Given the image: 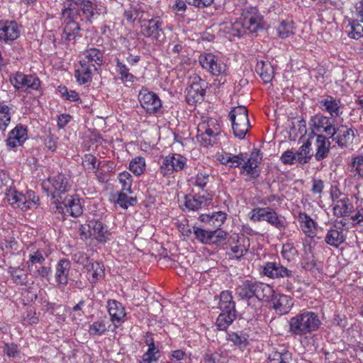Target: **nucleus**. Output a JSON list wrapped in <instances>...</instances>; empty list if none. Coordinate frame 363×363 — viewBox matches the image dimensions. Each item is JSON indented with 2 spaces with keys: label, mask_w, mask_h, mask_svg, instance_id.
I'll return each mask as SVG.
<instances>
[{
  "label": "nucleus",
  "mask_w": 363,
  "mask_h": 363,
  "mask_svg": "<svg viewBox=\"0 0 363 363\" xmlns=\"http://www.w3.org/2000/svg\"><path fill=\"white\" fill-rule=\"evenodd\" d=\"M116 71L120 75V79L123 82H133L136 77L129 72L128 67L118 59L116 60Z\"/></svg>",
  "instance_id": "nucleus-44"
},
{
  "label": "nucleus",
  "mask_w": 363,
  "mask_h": 363,
  "mask_svg": "<svg viewBox=\"0 0 363 363\" xmlns=\"http://www.w3.org/2000/svg\"><path fill=\"white\" fill-rule=\"evenodd\" d=\"M271 297L272 308L279 315L287 313L294 305L292 298L289 296L274 292Z\"/></svg>",
  "instance_id": "nucleus-25"
},
{
  "label": "nucleus",
  "mask_w": 363,
  "mask_h": 363,
  "mask_svg": "<svg viewBox=\"0 0 363 363\" xmlns=\"http://www.w3.org/2000/svg\"><path fill=\"white\" fill-rule=\"evenodd\" d=\"M241 168L242 169L241 173L245 174L250 179H255L258 178L260 174V171L258 169L257 164L255 165L252 163H247L245 160L242 164Z\"/></svg>",
  "instance_id": "nucleus-54"
},
{
  "label": "nucleus",
  "mask_w": 363,
  "mask_h": 363,
  "mask_svg": "<svg viewBox=\"0 0 363 363\" xmlns=\"http://www.w3.org/2000/svg\"><path fill=\"white\" fill-rule=\"evenodd\" d=\"M100 163L97 158L91 154H86L82 157L83 167L94 173H96Z\"/></svg>",
  "instance_id": "nucleus-48"
},
{
  "label": "nucleus",
  "mask_w": 363,
  "mask_h": 363,
  "mask_svg": "<svg viewBox=\"0 0 363 363\" xmlns=\"http://www.w3.org/2000/svg\"><path fill=\"white\" fill-rule=\"evenodd\" d=\"M335 132V136L331 138L339 147L341 148L347 147L352 143L354 133L351 128H348L345 125H340L336 126Z\"/></svg>",
  "instance_id": "nucleus-22"
},
{
  "label": "nucleus",
  "mask_w": 363,
  "mask_h": 363,
  "mask_svg": "<svg viewBox=\"0 0 363 363\" xmlns=\"http://www.w3.org/2000/svg\"><path fill=\"white\" fill-rule=\"evenodd\" d=\"M9 272L11 274L13 281L18 285H26L28 283V274L23 269L11 267Z\"/></svg>",
  "instance_id": "nucleus-45"
},
{
  "label": "nucleus",
  "mask_w": 363,
  "mask_h": 363,
  "mask_svg": "<svg viewBox=\"0 0 363 363\" xmlns=\"http://www.w3.org/2000/svg\"><path fill=\"white\" fill-rule=\"evenodd\" d=\"M281 160L284 164H293L297 160L296 154L291 150H287L281 156Z\"/></svg>",
  "instance_id": "nucleus-64"
},
{
  "label": "nucleus",
  "mask_w": 363,
  "mask_h": 363,
  "mask_svg": "<svg viewBox=\"0 0 363 363\" xmlns=\"http://www.w3.org/2000/svg\"><path fill=\"white\" fill-rule=\"evenodd\" d=\"M320 324V320L315 313L303 311L290 318L289 333L293 335L303 336L317 330Z\"/></svg>",
  "instance_id": "nucleus-3"
},
{
  "label": "nucleus",
  "mask_w": 363,
  "mask_h": 363,
  "mask_svg": "<svg viewBox=\"0 0 363 363\" xmlns=\"http://www.w3.org/2000/svg\"><path fill=\"white\" fill-rule=\"evenodd\" d=\"M186 158L182 155L169 154L163 160L159 172L163 177L169 176L184 169L186 167Z\"/></svg>",
  "instance_id": "nucleus-10"
},
{
  "label": "nucleus",
  "mask_w": 363,
  "mask_h": 363,
  "mask_svg": "<svg viewBox=\"0 0 363 363\" xmlns=\"http://www.w3.org/2000/svg\"><path fill=\"white\" fill-rule=\"evenodd\" d=\"M236 311H221L216 322L219 330H225L236 318Z\"/></svg>",
  "instance_id": "nucleus-38"
},
{
  "label": "nucleus",
  "mask_w": 363,
  "mask_h": 363,
  "mask_svg": "<svg viewBox=\"0 0 363 363\" xmlns=\"http://www.w3.org/2000/svg\"><path fill=\"white\" fill-rule=\"evenodd\" d=\"M51 273L52 269L50 265L41 266L33 272V276L42 281H46L49 282L50 280Z\"/></svg>",
  "instance_id": "nucleus-58"
},
{
  "label": "nucleus",
  "mask_w": 363,
  "mask_h": 363,
  "mask_svg": "<svg viewBox=\"0 0 363 363\" xmlns=\"http://www.w3.org/2000/svg\"><path fill=\"white\" fill-rule=\"evenodd\" d=\"M60 203L64 205L66 211L72 217H78L83 213L80 200L75 196H66Z\"/></svg>",
  "instance_id": "nucleus-30"
},
{
  "label": "nucleus",
  "mask_w": 363,
  "mask_h": 363,
  "mask_svg": "<svg viewBox=\"0 0 363 363\" xmlns=\"http://www.w3.org/2000/svg\"><path fill=\"white\" fill-rule=\"evenodd\" d=\"M219 308L221 311H236L235 302L233 301L231 291L225 290L220 293Z\"/></svg>",
  "instance_id": "nucleus-39"
},
{
  "label": "nucleus",
  "mask_w": 363,
  "mask_h": 363,
  "mask_svg": "<svg viewBox=\"0 0 363 363\" xmlns=\"http://www.w3.org/2000/svg\"><path fill=\"white\" fill-rule=\"evenodd\" d=\"M71 268L70 262L67 259H60L55 268V280L58 284L66 285Z\"/></svg>",
  "instance_id": "nucleus-33"
},
{
  "label": "nucleus",
  "mask_w": 363,
  "mask_h": 363,
  "mask_svg": "<svg viewBox=\"0 0 363 363\" xmlns=\"http://www.w3.org/2000/svg\"><path fill=\"white\" fill-rule=\"evenodd\" d=\"M91 238L96 239L99 242L105 243L109 239L110 233L107 226L98 220H91Z\"/></svg>",
  "instance_id": "nucleus-32"
},
{
  "label": "nucleus",
  "mask_w": 363,
  "mask_h": 363,
  "mask_svg": "<svg viewBox=\"0 0 363 363\" xmlns=\"http://www.w3.org/2000/svg\"><path fill=\"white\" fill-rule=\"evenodd\" d=\"M228 116L232 123V128L235 136L243 139L250 127L247 108L244 106L234 107L230 111Z\"/></svg>",
  "instance_id": "nucleus-5"
},
{
  "label": "nucleus",
  "mask_w": 363,
  "mask_h": 363,
  "mask_svg": "<svg viewBox=\"0 0 363 363\" xmlns=\"http://www.w3.org/2000/svg\"><path fill=\"white\" fill-rule=\"evenodd\" d=\"M145 167V161L143 157H136L133 159L129 164V169L136 176L141 175Z\"/></svg>",
  "instance_id": "nucleus-51"
},
{
  "label": "nucleus",
  "mask_w": 363,
  "mask_h": 363,
  "mask_svg": "<svg viewBox=\"0 0 363 363\" xmlns=\"http://www.w3.org/2000/svg\"><path fill=\"white\" fill-rule=\"evenodd\" d=\"M296 255L297 250L292 243L287 242L283 245L281 255L285 259L291 261L295 258Z\"/></svg>",
  "instance_id": "nucleus-62"
},
{
  "label": "nucleus",
  "mask_w": 363,
  "mask_h": 363,
  "mask_svg": "<svg viewBox=\"0 0 363 363\" xmlns=\"http://www.w3.org/2000/svg\"><path fill=\"white\" fill-rule=\"evenodd\" d=\"M48 257V254L42 250L30 252L28 256V260L26 262L28 268L30 270V268L34 264H39L42 265Z\"/></svg>",
  "instance_id": "nucleus-42"
},
{
  "label": "nucleus",
  "mask_w": 363,
  "mask_h": 363,
  "mask_svg": "<svg viewBox=\"0 0 363 363\" xmlns=\"http://www.w3.org/2000/svg\"><path fill=\"white\" fill-rule=\"evenodd\" d=\"M42 186L43 189L48 192L50 187H52V191H50V195L52 199H57V202H60V199H63L62 194L68 192L71 187L69 178L62 174L49 178L47 182L43 183Z\"/></svg>",
  "instance_id": "nucleus-8"
},
{
  "label": "nucleus",
  "mask_w": 363,
  "mask_h": 363,
  "mask_svg": "<svg viewBox=\"0 0 363 363\" xmlns=\"http://www.w3.org/2000/svg\"><path fill=\"white\" fill-rule=\"evenodd\" d=\"M104 53L97 48H90L80 55V66L75 70V77L80 84H84L92 78L97 67L102 65Z\"/></svg>",
  "instance_id": "nucleus-2"
},
{
  "label": "nucleus",
  "mask_w": 363,
  "mask_h": 363,
  "mask_svg": "<svg viewBox=\"0 0 363 363\" xmlns=\"http://www.w3.org/2000/svg\"><path fill=\"white\" fill-rule=\"evenodd\" d=\"M108 311L113 322H119L125 315V308L121 303L116 300L108 301Z\"/></svg>",
  "instance_id": "nucleus-36"
},
{
  "label": "nucleus",
  "mask_w": 363,
  "mask_h": 363,
  "mask_svg": "<svg viewBox=\"0 0 363 363\" xmlns=\"http://www.w3.org/2000/svg\"><path fill=\"white\" fill-rule=\"evenodd\" d=\"M12 84L18 89L26 90L31 89H38L40 86V79L34 75H26L21 72H16L11 77Z\"/></svg>",
  "instance_id": "nucleus-18"
},
{
  "label": "nucleus",
  "mask_w": 363,
  "mask_h": 363,
  "mask_svg": "<svg viewBox=\"0 0 363 363\" xmlns=\"http://www.w3.org/2000/svg\"><path fill=\"white\" fill-rule=\"evenodd\" d=\"M318 108L330 114L331 118H337L342 114V104L340 99L330 95L322 96L318 101Z\"/></svg>",
  "instance_id": "nucleus-17"
},
{
  "label": "nucleus",
  "mask_w": 363,
  "mask_h": 363,
  "mask_svg": "<svg viewBox=\"0 0 363 363\" xmlns=\"http://www.w3.org/2000/svg\"><path fill=\"white\" fill-rule=\"evenodd\" d=\"M128 192L121 191L118 194L116 203L123 209H127L129 206H134L137 202L136 197L128 196Z\"/></svg>",
  "instance_id": "nucleus-52"
},
{
  "label": "nucleus",
  "mask_w": 363,
  "mask_h": 363,
  "mask_svg": "<svg viewBox=\"0 0 363 363\" xmlns=\"http://www.w3.org/2000/svg\"><path fill=\"white\" fill-rule=\"evenodd\" d=\"M163 21L159 16L147 17L140 23V32L145 38L161 42L164 38Z\"/></svg>",
  "instance_id": "nucleus-9"
},
{
  "label": "nucleus",
  "mask_w": 363,
  "mask_h": 363,
  "mask_svg": "<svg viewBox=\"0 0 363 363\" xmlns=\"http://www.w3.org/2000/svg\"><path fill=\"white\" fill-rule=\"evenodd\" d=\"M20 30L16 21H0V40L6 43L17 39Z\"/></svg>",
  "instance_id": "nucleus-23"
},
{
  "label": "nucleus",
  "mask_w": 363,
  "mask_h": 363,
  "mask_svg": "<svg viewBox=\"0 0 363 363\" xmlns=\"http://www.w3.org/2000/svg\"><path fill=\"white\" fill-rule=\"evenodd\" d=\"M27 139V129L22 125H17L14 129H13L9 133L8 138L6 140V145L11 147H16L21 145Z\"/></svg>",
  "instance_id": "nucleus-28"
},
{
  "label": "nucleus",
  "mask_w": 363,
  "mask_h": 363,
  "mask_svg": "<svg viewBox=\"0 0 363 363\" xmlns=\"http://www.w3.org/2000/svg\"><path fill=\"white\" fill-rule=\"evenodd\" d=\"M263 274L271 279L294 278L293 272L274 262H267L263 268Z\"/></svg>",
  "instance_id": "nucleus-21"
},
{
  "label": "nucleus",
  "mask_w": 363,
  "mask_h": 363,
  "mask_svg": "<svg viewBox=\"0 0 363 363\" xmlns=\"http://www.w3.org/2000/svg\"><path fill=\"white\" fill-rule=\"evenodd\" d=\"M124 16L128 21L134 22L135 20H138V22L141 23L147 17H150L151 14L145 4L137 2L130 5V8L125 11Z\"/></svg>",
  "instance_id": "nucleus-20"
},
{
  "label": "nucleus",
  "mask_w": 363,
  "mask_h": 363,
  "mask_svg": "<svg viewBox=\"0 0 363 363\" xmlns=\"http://www.w3.org/2000/svg\"><path fill=\"white\" fill-rule=\"evenodd\" d=\"M211 179L212 177L208 171H199L194 177L191 178L190 182L192 185L201 189H204Z\"/></svg>",
  "instance_id": "nucleus-41"
},
{
  "label": "nucleus",
  "mask_w": 363,
  "mask_h": 363,
  "mask_svg": "<svg viewBox=\"0 0 363 363\" xmlns=\"http://www.w3.org/2000/svg\"><path fill=\"white\" fill-rule=\"evenodd\" d=\"M346 29L348 35L352 38L359 39L363 37V27L357 20L350 21Z\"/></svg>",
  "instance_id": "nucleus-47"
},
{
  "label": "nucleus",
  "mask_w": 363,
  "mask_h": 363,
  "mask_svg": "<svg viewBox=\"0 0 363 363\" xmlns=\"http://www.w3.org/2000/svg\"><path fill=\"white\" fill-rule=\"evenodd\" d=\"M255 69L264 83L272 81L274 75V69L269 62L264 61L257 62Z\"/></svg>",
  "instance_id": "nucleus-37"
},
{
  "label": "nucleus",
  "mask_w": 363,
  "mask_h": 363,
  "mask_svg": "<svg viewBox=\"0 0 363 363\" xmlns=\"http://www.w3.org/2000/svg\"><path fill=\"white\" fill-rule=\"evenodd\" d=\"M314 135L315 136V153L314 157L317 161L320 162L329 156L331 145L330 138L323 134L314 133Z\"/></svg>",
  "instance_id": "nucleus-24"
},
{
  "label": "nucleus",
  "mask_w": 363,
  "mask_h": 363,
  "mask_svg": "<svg viewBox=\"0 0 363 363\" xmlns=\"http://www.w3.org/2000/svg\"><path fill=\"white\" fill-rule=\"evenodd\" d=\"M345 240L346 235L344 233L343 228L338 227L336 224L330 227L325 235L326 244L335 248L339 247L345 242Z\"/></svg>",
  "instance_id": "nucleus-26"
},
{
  "label": "nucleus",
  "mask_w": 363,
  "mask_h": 363,
  "mask_svg": "<svg viewBox=\"0 0 363 363\" xmlns=\"http://www.w3.org/2000/svg\"><path fill=\"white\" fill-rule=\"evenodd\" d=\"M311 123L315 131L325 133L329 138L335 136L336 125L334 118L320 113L315 114L311 118Z\"/></svg>",
  "instance_id": "nucleus-14"
},
{
  "label": "nucleus",
  "mask_w": 363,
  "mask_h": 363,
  "mask_svg": "<svg viewBox=\"0 0 363 363\" xmlns=\"http://www.w3.org/2000/svg\"><path fill=\"white\" fill-rule=\"evenodd\" d=\"M352 201L345 196L337 200L333 204V211L335 216L349 217L353 211Z\"/></svg>",
  "instance_id": "nucleus-29"
},
{
  "label": "nucleus",
  "mask_w": 363,
  "mask_h": 363,
  "mask_svg": "<svg viewBox=\"0 0 363 363\" xmlns=\"http://www.w3.org/2000/svg\"><path fill=\"white\" fill-rule=\"evenodd\" d=\"M118 180L122 185V191L131 194L132 176L128 172H123L118 176Z\"/></svg>",
  "instance_id": "nucleus-56"
},
{
  "label": "nucleus",
  "mask_w": 363,
  "mask_h": 363,
  "mask_svg": "<svg viewBox=\"0 0 363 363\" xmlns=\"http://www.w3.org/2000/svg\"><path fill=\"white\" fill-rule=\"evenodd\" d=\"M72 260L74 262L82 265L83 267L86 268L87 271H89V265L90 260L88 255L84 252H77L72 255Z\"/></svg>",
  "instance_id": "nucleus-61"
},
{
  "label": "nucleus",
  "mask_w": 363,
  "mask_h": 363,
  "mask_svg": "<svg viewBox=\"0 0 363 363\" xmlns=\"http://www.w3.org/2000/svg\"><path fill=\"white\" fill-rule=\"evenodd\" d=\"M248 335L240 332L230 331L227 333L226 340L233 342L234 345L239 347H245L247 344Z\"/></svg>",
  "instance_id": "nucleus-43"
},
{
  "label": "nucleus",
  "mask_w": 363,
  "mask_h": 363,
  "mask_svg": "<svg viewBox=\"0 0 363 363\" xmlns=\"http://www.w3.org/2000/svg\"><path fill=\"white\" fill-rule=\"evenodd\" d=\"M249 242L248 240L244 237H240L238 235H232L230 238V248L234 257L240 259L247 252V248L245 247V242Z\"/></svg>",
  "instance_id": "nucleus-31"
},
{
  "label": "nucleus",
  "mask_w": 363,
  "mask_h": 363,
  "mask_svg": "<svg viewBox=\"0 0 363 363\" xmlns=\"http://www.w3.org/2000/svg\"><path fill=\"white\" fill-rule=\"evenodd\" d=\"M89 269L90 270L89 272H92L91 279L90 280L91 283H96L98 280L104 276V266L99 262H91Z\"/></svg>",
  "instance_id": "nucleus-57"
},
{
  "label": "nucleus",
  "mask_w": 363,
  "mask_h": 363,
  "mask_svg": "<svg viewBox=\"0 0 363 363\" xmlns=\"http://www.w3.org/2000/svg\"><path fill=\"white\" fill-rule=\"evenodd\" d=\"M76 11H78L77 18L80 17L82 22L89 24L97 19L101 13L98 5L91 0H85Z\"/></svg>",
  "instance_id": "nucleus-19"
},
{
  "label": "nucleus",
  "mask_w": 363,
  "mask_h": 363,
  "mask_svg": "<svg viewBox=\"0 0 363 363\" xmlns=\"http://www.w3.org/2000/svg\"><path fill=\"white\" fill-rule=\"evenodd\" d=\"M211 200L212 199L209 196V194L186 195L185 196V206L188 209L195 211L208 206L211 203Z\"/></svg>",
  "instance_id": "nucleus-27"
},
{
  "label": "nucleus",
  "mask_w": 363,
  "mask_h": 363,
  "mask_svg": "<svg viewBox=\"0 0 363 363\" xmlns=\"http://www.w3.org/2000/svg\"><path fill=\"white\" fill-rule=\"evenodd\" d=\"M225 29L228 30V33L233 36H241L245 29L242 26V21H235L233 23L225 24Z\"/></svg>",
  "instance_id": "nucleus-59"
},
{
  "label": "nucleus",
  "mask_w": 363,
  "mask_h": 363,
  "mask_svg": "<svg viewBox=\"0 0 363 363\" xmlns=\"http://www.w3.org/2000/svg\"><path fill=\"white\" fill-rule=\"evenodd\" d=\"M274 289L269 285L252 279L241 280L235 289L236 296L247 301L249 306L256 308L255 303L265 301L272 296Z\"/></svg>",
  "instance_id": "nucleus-1"
},
{
  "label": "nucleus",
  "mask_w": 363,
  "mask_h": 363,
  "mask_svg": "<svg viewBox=\"0 0 363 363\" xmlns=\"http://www.w3.org/2000/svg\"><path fill=\"white\" fill-rule=\"evenodd\" d=\"M291 359V354L288 351L273 352L269 356L268 363H289Z\"/></svg>",
  "instance_id": "nucleus-50"
},
{
  "label": "nucleus",
  "mask_w": 363,
  "mask_h": 363,
  "mask_svg": "<svg viewBox=\"0 0 363 363\" xmlns=\"http://www.w3.org/2000/svg\"><path fill=\"white\" fill-rule=\"evenodd\" d=\"M242 26L251 33L263 28V18L255 7L246 8L242 13Z\"/></svg>",
  "instance_id": "nucleus-11"
},
{
  "label": "nucleus",
  "mask_w": 363,
  "mask_h": 363,
  "mask_svg": "<svg viewBox=\"0 0 363 363\" xmlns=\"http://www.w3.org/2000/svg\"><path fill=\"white\" fill-rule=\"evenodd\" d=\"M298 219L303 233L308 237H313L316 233L315 222L304 212L298 213Z\"/></svg>",
  "instance_id": "nucleus-34"
},
{
  "label": "nucleus",
  "mask_w": 363,
  "mask_h": 363,
  "mask_svg": "<svg viewBox=\"0 0 363 363\" xmlns=\"http://www.w3.org/2000/svg\"><path fill=\"white\" fill-rule=\"evenodd\" d=\"M85 305V301L81 300L77 304L74 306L72 311L69 312V316L72 320L76 323L82 320V316L84 313L82 311Z\"/></svg>",
  "instance_id": "nucleus-55"
},
{
  "label": "nucleus",
  "mask_w": 363,
  "mask_h": 363,
  "mask_svg": "<svg viewBox=\"0 0 363 363\" xmlns=\"http://www.w3.org/2000/svg\"><path fill=\"white\" fill-rule=\"evenodd\" d=\"M247 159V154L240 152L238 155L230 153V168L241 167L244 161Z\"/></svg>",
  "instance_id": "nucleus-63"
},
{
  "label": "nucleus",
  "mask_w": 363,
  "mask_h": 363,
  "mask_svg": "<svg viewBox=\"0 0 363 363\" xmlns=\"http://www.w3.org/2000/svg\"><path fill=\"white\" fill-rule=\"evenodd\" d=\"M199 132L201 133L198 135V139L203 146L208 147L216 143V137L220 133V126L216 121L211 120L206 126H200Z\"/></svg>",
  "instance_id": "nucleus-15"
},
{
  "label": "nucleus",
  "mask_w": 363,
  "mask_h": 363,
  "mask_svg": "<svg viewBox=\"0 0 363 363\" xmlns=\"http://www.w3.org/2000/svg\"><path fill=\"white\" fill-rule=\"evenodd\" d=\"M206 83L199 77H195L187 91L186 100L189 104L193 105L203 101L206 94Z\"/></svg>",
  "instance_id": "nucleus-16"
},
{
  "label": "nucleus",
  "mask_w": 363,
  "mask_h": 363,
  "mask_svg": "<svg viewBox=\"0 0 363 363\" xmlns=\"http://www.w3.org/2000/svg\"><path fill=\"white\" fill-rule=\"evenodd\" d=\"M350 167L354 176L363 180V155H353Z\"/></svg>",
  "instance_id": "nucleus-46"
},
{
  "label": "nucleus",
  "mask_w": 363,
  "mask_h": 363,
  "mask_svg": "<svg viewBox=\"0 0 363 363\" xmlns=\"http://www.w3.org/2000/svg\"><path fill=\"white\" fill-rule=\"evenodd\" d=\"M141 106L149 114L157 113L162 108V101L159 96L146 88H143L138 94Z\"/></svg>",
  "instance_id": "nucleus-13"
},
{
  "label": "nucleus",
  "mask_w": 363,
  "mask_h": 363,
  "mask_svg": "<svg viewBox=\"0 0 363 363\" xmlns=\"http://www.w3.org/2000/svg\"><path fill=\"white\" fill-rule=\"evenodd\" d=\"M200 65L213 76H225L228 74V65L218 56L211 52L201 54L199 57Z\"/></svg>",
  "instance_id": "nucleus-7"
},
{
  "label": "nucleus",
  "mask_w": 363,
  "mask_h": 363,
  "mask_svg": "<svg viewBox=\"0 0 363 363\" xmlns=\"http://www.w3.org/2000/svg\"><path fill=\"white\" fill-rule=\"evenodd\" d=\"M311 142L307 140L296 151V157L300 164H306L310 162L313 154L311 153Z\"/></svg>",
  "instance_id": "nucleus-40"
},
{
  "label": "nucleus",
  "mask_w": 363,
  "mask_h": 363,
  "mask_svg": "<svg viewBox=\"0 0 363 363\" xmlns=\"http://www.w3.org/2000/svg\"><path fill=\"white\" fill-rule=\"evenodd\" d=\"M195 238L200 242L206 245H217L224 241L227 238L226 232L217 229L216 230H206L199 227H193Z\"/></svg>",
  "instance_id": "nucleus-12"
},
{
  "label": "nucleus",
  "mask_w": 363,
  "mask_h": 363,
  "mask_svg": "<svg viewBox=\"0 0 363 363\" xmlns=\"http://www.w3.org/2000/svg\"><path fill=\"white\" fill-rule=\"evenodd\" d=\"M62 26L63 28L62 39L65 41H73L80 37V26L77 21V15L70 8L61 11Z\"/></svg>",
  "instance_id": "nucleus-6"
},
{
  "label": "nucleus",
  "mask_w": 363,
  "mask_h": 363,
  "mask_svg": "<svg viewBox=\"0 0 363 363\" xmlns=\"http://www.w3.org/2000/svg\"><path fill=\"white\" fill-rule=\"evenodd\" d=\"M277 35L284 39L294 34V26L290 21H283L277 27Z\"/></svg>",
  "instance_id": "nucleus-49"
},
{
  "label": "nucleus",
  "mask_w": 363,
  "mask_h": 363,
  "mask_svg": "<svg viewBox=\"0 0 363 363\" xmlns=\"http://www.w3.org/2000/svg\"><path fill=\"white\" fill-rule=\"evenodd\" d=\"M249 217L253 222L267 221L280 231L284 230L286 226L284 218L279 216L273 208L269 207L253 208L250 212Z\"/></svg>",
  "instance_id": "nucleus-4"
},
{
  "label": "nucleus",
  "mask_w": 363,
  "mask_h": 363,
  "mask_svg": "<svg viewBox=\"0 0 363 363\" xmlns=\"http://www.w3.org/2000/svg\"><path fill=\"white\" fill-rule=\"evenodd\" d=\"M11 121V108L0 103V130H4Z\"/></svg>",
  "instance_id": "nucleus-53"
},
{
  "label": "nucleus",
  "mask_w": 363,
  "mask_h": 363,
  "mask_svg": "<svg viewBox=\"0 0 363 363\" xmlns=\"http://www.w3.org/2000/svg\"><path fill=\"white\" fill-rule=\"evenodd\" d=\"M106 325L104 320H97L90 325L89 333L91 335H101L106 331Z\"/></svg>",
  "instance_id": "nucleus-60"
},
{
  "label": "nucleus",
  "mask_w": 363,
  "mask_h": 363,
  "mask_svg": "<svg viewBox=\"0 0 363 363\" xmlns=\"http://www.w3.org/2000/svg\"><path fill=\"white\" fill-rule=\"evenodd\" d=\"M6 199L13 208H19L26 210V196L17 191L15 189L10 188L6 192Z\"/></svg>",
  "instance_id": "nucleus-35"
}]
</instances>
